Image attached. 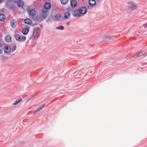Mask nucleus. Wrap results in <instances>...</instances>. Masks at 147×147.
Wrapping results in <instances>:
<instances>
[{
  "mask_svg": "<svg viewBox=\"0 0 147 147\" xmlns=\"http://www.w3.org/2000/svg\"><path fill=\"white\" fill-rule=\"evenodd\" d=\"M15 38L19 42L24 41L26 40V37L24 36H20L19 34H16L15 36Z\"/></svg>",
  "mask_w": 147,
  "mask_h": 147,
  "instance_id": "nucleus-1",
  "label": "nucleus"
},
{
  "mask_svg": "<svg viewBox=\"0 0 147 147\" xmlns=\"http://www.w3.org/2000/svg\"><path fill=\"white\" fill-rule=\"evenodd\" d=\"M27 10L28 11L29 17L33 19L36 14L35 10L33 9H29L28 8H27Z\"/></svg>",
  "mask_w": 147,
  "mask_h": 147,
  "instance_id": "nucleus-2",
  "label": "nucleus"
},
{
  "mask_svg": "<svg viewBox=\"0 0 147 147\" xmlns=\"http://www.w3.org/2000/svg\"><path fill=\"white\" fill-rule=\"evenodd\" d=\"M39 28H36L34 29L32 32V36L34 38H37L39 36V33L38 32Z\"/></svg>",
  "mask_w": 147,
  "mask_h": 147,
  "instance_id": "nucleus-3",
  "label": "nucleus"
},
{
  "mask_svg": "<svg viewBox=\"0 0 147 147\" xmlns=\"http://www.w3.org/2000/svg\"><path fill=\"white\" fill-rule=\"evenodd\" d=\"M136 5L133 2H130L128 3V7L130 11L136 9Z\"/></svg>",
  "mask_w": 147,
  "mask_h": 147,
  "instance_id": "nucleus-4",
  "label": "nucleus"
},
{
  "mask_svg": "<svg viewBox=\"0 0 147 147\" xmlns=\"http://www.w3.org/2000/svg\"><path fill=\"white\" fill-rule=\"evenodd\" d=\"M46 9H42V13L40 16V18L44 19L46 18L47 16V12L48 11H45Z\"/></svg>",
  "mask_w": 147,
  "mask_h": 147,
  "instance_id": "nucleus-5",
  "label": "nucleus"
},
{
  "mask_svg": "<svg viewBox=\"0 0 147 147\" xmlns=\"http://www.w3.org/2000/svg\"><path fill=\"white\" fill-rule=\"evenodd\" d=\"M3 50L4 53L7 55H10L12 53L11 49L9 47L6 46L5 48H3Z\"/></svg>",
  "mask_w": 147,
  "mask_h": 147,
  "instance_id": "nucleus-6",
  "label": "nucleus"
},
{
  "mask_svg": "<svg viewBox=\"0 0 147 147\" xmlns=\"http://www.w3.org/2000/svg\"><path fill=\"white\" fill-rule=\"evenodd\" d=\"M73 15L74 17H79L82 16L79 11L78 10H75L73 12Z\"/></svg>",
  "mask_w": 147,
  "mask_h": 147,
  "instance_id": "nucleus-7",
  "label": "nucleus"
},
{
  "mask_svg": "<svg viewBox=\"0 0 147 147\" xmlns=\"http://www.w3.org/2000/svg\"><path fill=\"white\" fill-rule=\"evenodd\" d=\"M14 3L7 1L6 4V7L9 9H12L14 7Z\"/></svg>",
  "mask_w": 147,
  "mask_h": 147,
  "instance_id": "nucleus-8",
  "label": "nucleus"
},
{
  "mask_svg": "<svg viewBox=\"0 0 147 147\" xmlns=\"http://www.w3.org/2000/svg\"><path fill=\"white\" fill-rule=\"evenodd\" d=\"M146 53L144 51L141 52H140L138 54L136 53L135 55L132 56L131 58H136L137 57V56L138 57H141L145 55Z\"/></svg>",
  "mask_w": 147,
  "mask_h": 147,
  "instance_id": "nucleus-9",
  "label": "nucleus"
},
{
  "mask_svg": "<svg viewBox=\"0 0 147 147\" xmlns=\"http://www.w3.org/2000/svg\"><path fill=\"white\" fill-rule=\"evenodd\" d=\"M80 13L81 14L82 16L83 15L85 14L87 11V10L86 7H80L79 10Z\"/></svg>",
  "mask_w": 147,
  "mask_h": 147,
  "instance_id": "nucleus-10",
  "label": "nucleus"
},
{
  "mask_svg": "<svg viewBox=\"0 0 147 147\" xmlns=\"http://www.w3.org/2000/svg\"><path fill=\"white\" fill-rule=\"evenodd\" d=\"M51 7V4L47 3H46L44 5V8L43 9H46L45 11H48V10L50 9Z\"/></svg>",
  "mask_w": 147,
  "mask_h": 147,
  "instance_id": "nucleus-11",
  "label": "nucleus"
},
{
  "mask_svg": "<svg viewBox=\"0 0 147 147\" xmlns=\"http://www.w3.org/2000/svg\"><path fill=\"white\" fill-rule=\"evenodd\" d=\"M12 28L16 27L17 25V23L15 20H13L10 22Z\"/></svg>",
  "mask_w": 147,
  "mask_h": 147,
  "instance_id": "nucleus-12",
  "label": "nucleus"
},
{
  "mask_svg": "<svg viewBox=\"0 0 147 147\" xmlns=\"http://www.w3.org/2000/svg\"><path fill=\"white\" fill-rule=\"evenodd\" d=\"M16 3H17L18 6L19 7H22L24 4L23 2L20 0H17Z\"/></svg>",
  "mask_w": 147,
  "mask_h": 147,
  "instance_id": "nucleus-13",
  "label": "nucleus"
},
{
  "mask_svg": "<svg viewBox=\"0 0 147 147\" xmlns=\"http://www.w3.org/2000/svg\"><path fill=\"white\" fill-rule=\"evenodd\" d=\"M45 104H43L40 105L37 109L36 110L34 113V114H35L36 113L38 112L39 111L41 110L45 106Z\"/></svg>",
  "mask_w": 147,
  "mask_h": 147,
  "instance_id": "nucleus-14",
  "label": "nucleus"
},
{
  "mask_svg": "<svg viewBox=\"0 0 147 147\" xmlns=\"http://www.w3.org/2000/svg\"><path fill=\"white\" fill-rule=\"evenodd\" d=\"M71 5L72 7L74 8L77 5V3L76 1L72 0L71 1Z\"/></svg>",
  "mask_w": 147,
  "mask_h": 147,
  "instance_id": "nucleus-15",
  "label": "nucleus"
},
{
  "mask_svg": "<svg viewBox=\"0 0 147 147\" xmlns=\"http://www.w3.org/2000/svg\"><path fill=\"white\" fill-rule=\"evenodd\" d=\"M96 1L95 0H89V3L90 6H93L95 5L96 4Z\"/></svg>",
  "mask_w": 147,
  "mask_h": 147,
  "instance_id": "nucleus-16",
  "label": "nucleus"
},
{
  "mask_svg": "<svg viewBox=\"0 0 147 147\" xmlns=\"http://www.w3.org/2000/svg\"><path fill=\"white\" fill-rule=\"evenodd\" d=\"M70 16V13L68 12H65L64 13V18L65 19L69 18Z\"/></svg>",
  "mask_w": 147,
  "mask_h": 147,
  "instance_id": "nucleus-17",
  "label": "nucleus"
},
{
  "mask_svg": "<svg viewBox=\"0 0 147 147\" xmlns=\"http://www.w3.org/2000/svg\"><path fill=\"white\" fill-rule=\"evenodd\" d=\"M55 17V20L56 21H59L61 19V15L59 14H56Z\"/></svg>",
  "mask_w": 147,
  "mask_h": 147,
  "instance_id": "nucleus-18",
  "label": "nucleus"
},
{
  "mask_svg": "<svg viewBox=\"0 0 147 147\" xmlns=\"http://www.w3.org/2000/svg\"><path fill=\"white\" fill-rule=\"evenodd\" d=\"M24 22L25 24H30L32 22L31 20L29 18L25 19L24 20Z\"/></svg>",
  "mask_w": 147,
  "mask_h": 147,
  "instance_id": "nucleus-19",
  "label": "nucleus"
},
{
  "mask_svg": "<svg viewBox=\"0 0 147 147\" xmlns=\"http://www.w3.org/2000/svg\"><path fill=\"white\" fill-rule=\"evenodd\" d=\"M28 32V30L27 28H23L22 31V32L23 34L26 35Z\"/></svg>",
  "mask_w": 147,
  "mask_h": 147,
  "instance_id": "nucleus-20",
  "label": "nucleus"
},
{
  "mask_svg": "<svg viewBox=\"0 0 147 147\" xmlns=\"http://www.w3.org/2000/svg\"><path fill=\"white\" fill-rule=\"evenodd\" d=\"M22 100V98H19L18 99L16 100V101L14 102L13 103V105H15L19 102H20Z\"/></svg>",
  "mask_w": 147,
  "mask_h": 147,
  "instance_id": "nucleus-21",
  "label": "nucleus"
},
{
  "mask_svg": "<svg viewBox=\"0 0 147 147\" xmlns=\"http://www.w3.org/2000/svg\"><path fill=\"white\" fill-rule=\"evenodd\" d=\"M111 38V36H105L103 38V40L104 41H108V40H110Z\"/></svg>",
  "mask_w": 147,
  "mask_h": 147,
  "instance_id": "nucleus-22",
  "label": "nucleus"
},
{
  "mask_svg": "<svg viewBox=\"0 0 147 147\" xmlns=\"http://www.w3.org/2000/svg\"><path fill=\"white\" fill-rule=\"evenodd\" d=\"M5 16L3 14L1 13L0 14V20L1 21H3L5 20Z\"/></svg>",
  "mask_w": 147,
  "mask_h": 147,
  "instance_id": "nucleus-23",
  "label": "nucleus"
},
{
  "mask_svg": "<svg viewBox=\"0 0 147 147\" xmlns=\"http://www.w3.org/2000/svg\"><path fill=\"white\" fill-rule=\"evenodd\" d=\"M5 40L7 42H9L11 41V37L9 36H7L5 38Z\"/></svg>",
  "mask_w": 147,
  "mask_h": 147,
  "instance_id": "nucleus-24",
  "label": "nucleus"
},
{
  "mask_svg": "<svg viewBox=\"0 0 147 147\" xmlns=\"http://www.w3.org/2000/svg\"><path fill=\"white\" fill-rule=\"evenodd\" d=\"M16 48L17 47L16 45L15 44H14L12 45L11 49V52L14 51L16 50Z\"/></svg>",
  "mask_w": 147,
  "mask_h": 147,
  "instance_id": "nucleus-25",
  "label": "nucleus"
},
{
  "mask_svg": "<svg viewBox=\"0 0 147 147\" xmlns=\"http://www.w3.org/2000/svg\"><path fill=\"white\" fill-rule=\"evenodd\" d=\"M60 1L62 4L65 5L67 3L68 0H60Z\"/></svg>",
  "mask_w": 147,
  "mask_h": 147,
  "instance_id": "nucleus-26",
  "label": "nucleus"
},
{
  "mask_svg": "<svg viewBox=\"0 0 147 147\" xmlns=\"http://www.w3.org/2000/svg\"><path fill=\"white\" fill-rule=\"evenodd\" d=\"M64 27L62 26H60L56 28V29H59L61 30H63L64 29Z\"/></svg>",
  "mask_w": 147,
  "mask_h": 147,
  "instance_id": "nucleus-27",
  "label": "nucleus"
},
{
  "mask_svg": "<svg viewBox=\"0 0 147 147\" xmlns=\"http://www.w3.org/2000/svg\"><path fill=\"white\" fill-rule=\"evenodd\" d=\"M3 53V50L1 48H0V53L2 54Z\"/></svg>",
  "mask_w": 147,
  "mask_h": 147,
  "instance_id": "nucleus-28",
  "label": "nucleus"
},
{
  "mask_svg": "<svg viewBox=\"0 0 147 147\" xmlns=\"http://www.w3.org/2000/svg\"><path fill=\"white\" fill-rule=\"evenodd\" d=\"M3 46V45L1 43H0V48H2Z\"/></svg>",
  "mask_w": 147,
  "mask_h": 147,
  "instance_id": "nucleus-29",
  "label": "nucleus"
},
{
  "mask_svg": "<svg viewBox=\"0 0 147 147\" xmlns=\"http://www.w3.org/2000/svg\"><path fill=\"white\" fill-rule=\"evenodd\" d=\"M5 10V9H2L1 10L2 12H4Z\"/></svg>",
  "mask_w": 147,
  "mask_h": 147,
  "instance_id": "nucleus-30",
  "label": "nucleus"
},
{
  "mask_svg": "<svg viewBox=\"0 0 147 147\" xmlns=\"http://www.w3.org/2000/svg\"><path fill=\"white\" fill-rule=\"evenodd\" d=\"M70 24V23H69V22H68L67 23V25H69Z\"/></svg>",
  "mask_w": 147,
  "mask_h": 147,
  "instance_id": "nucleus-31",
  "label": "nucleus"
},
{
  "mask_svg": "<svg viewBox=\"0 0 147 147\" xmlns=\"http://www.w3.org/2000/svg\"><path fill=\"white\" fill-rule=\"evenodd\" d=\"M147 27V23L145 24V26L144 27V28H146Z\"/></svg>",
  "mask_w": 147,
  "mask_h": 147,
  "instance_id": "nucleus-32",
  "label": "nucleus"
},
{
  "mask_svg": "<svg viewBox=\"0 0 147 147\" xmlns=\"http://www.w3.org/2000/svg\"><path fill=\"white\" fill-rule=\"evenodd\" d=\"M96 0L97 1H100V0Z\"/></svg>",
  "mask_w": 147,
  "mask_h": 147,
  "instance_id": "nucleus-33",
  "label": "nucleus"
},
{
  "mask_svg": "<svg viewBox=\"0 0 147 147\" xmlns=\"http://www.w3.org/2000/svg\"><path fill=\"white\" fill-rule=\"evenodd\" d=\"M2 1V0H0V3H1V2Z\"/></svg>",
  "mask_w": 147,
  "mask_h": 147,
  "instance_id": "nucleus-34",
  "label": "nucleus"
}]
</instances>
